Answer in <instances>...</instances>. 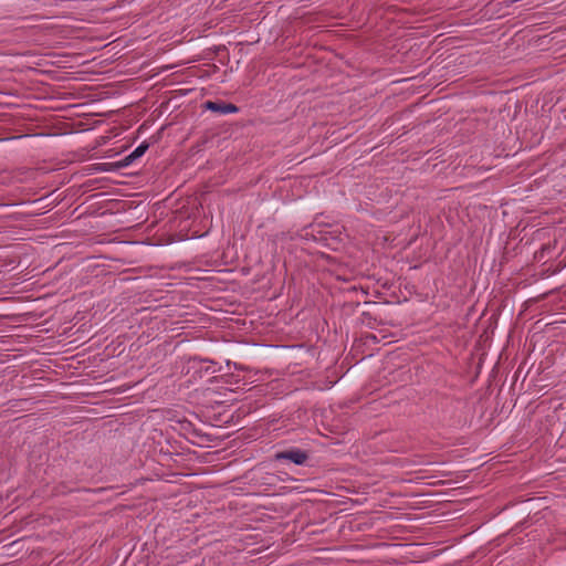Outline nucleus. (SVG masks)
<instances>
[{"label":"nucleus","instance_id":"nucleus-2","mask_svg":"<svg viewBox=\"0 0 566 566\" xmlns=\"http://www.w3.org/2000/svg\"><path fill=\"white\" fill-rule=\"evenodd\" d=\"M202 107L212 113H219V114H230V113L239 112V107L237 105L229 103V102L221 101V99L207 101L202 104Z\"/></svg>","mask_w":566,"mask_h":566},{"label":"nucleus","instance_id":"nucleus-1","mask_svg":"<svg viewBox=\"0 0 566 566\" xmlns=\"http://www.w3.org/2000/svg\"><path fill=\"white\" fill-rule=\"evenodd\" d=\"M308 459L310 453L298 448H290L274 454L275 461H291L296 465L305 464Z\"/></svg>","mask_w":566,"mask_h":566},{"label":"nucleus","instance_id":"nucleus-3","mask_svg":"<svg viewBox=\"0 0 566 566\" xmlns=\"http://www.w3.org/2000/svg\"><path fill=\"white\" fill-rule=\"evenodd\" d=\"M148 148H149V143L143 142L138 147H136L130 153V155L133 156V158L138 159L148 150Z\"/></svg>","mask_w":566,"mask_h":566},{"label":"nucleus","instance_id":"nucleus-4","mask_svg":"<svg viewBox=\"0 0 566 566\" xmlns=\"http://www.w3.org/2000/svg\"><path fill=\"white\" fill-rule=\"evenodd\" d=\"M136 159L133 158V156L129 154L127 155L126 157H124L122 160L117 161V163H114L112 164V166L115 168V169H120V168H124V167H127L129 166L130 164H133Z\"/></svg>","mask_w":566,"mask_h":566}]
</instances>
